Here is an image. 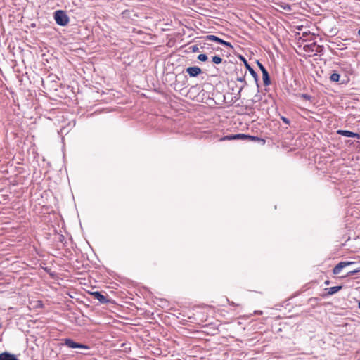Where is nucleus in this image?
<instances>
[{
	"label": "nucleus",
	"instance_id": "8",
	"mask_svg": "<svg viewBox=\"0 0 360 360\" xmlns=\"http://www.w3.org/2000/svg\"><path fill=\"white\" fill-rule=\"evenodd\" d=\"M202 72L201 69L198 66L189 67L186 69V72L191 77H196Z\"/></svg>",
	"mask_w": 360,
	"mask_h": 360
},
{
	"label": "nucleus",
	"instance_id": "5",
	"mask_svg": "<svg viewBox=\"0 0 360 360\" xmlns=\"http://www.w3.org/2000/svg\"><path fill=\"white\" fill-rule=\"evenodd\" d=\"M205 39L207 40L216 41V42L221 44L222 45H224L226 46L232 48V45L231 44V43L224 41L223 39L219 38L218 37H217L215 35H207L205 37Z\"/></svg>",
	"mask_w": 360,
	"mask_h": 360
},
{
	"label": "nucleus",
	"instance_id": "4",
	"mask_svg": "<svg viewBox=\"0 0 360 360\" xmlns=\"http://www.w3.org/2000/svg\"><path fill=\"white\" fill-rule=\"evenodd\" d=\"M353 264H354V262H341L333 268V273L335 275L339 274L343 268Z\"/></svg>",
	"mask_w": 360,
	"mask_h": 360
},
{
	"label": "nucleus",
	"instance_id": "15",
	"mask_svg": "<svg viewBox=\"0 0 360 360\" xmlns=\"http://www.w3.org/2000/svg\"><path fill=\"white\" fill-rule=\"evenodd\" d=\"M212 62L215 64H219L222 62V58L220 56H213L212 57Z\"/></svg>",
	"mask_w": 360,
	"mask_h": 360
},
{
	"label": "nucleus",
	"instance_id": "23",
	"mask_svg": "<svg viewBox=\"0 0 360 360\" xmlns=\"http://www.w3.org/2000/svg\"><path fill=\"white\" fill-rule=\"evenodd\" d=\"M238 81H240V82H243V81H244V79H243V78H239V79H238Z\"/></svg>",
	"mask_w": 360,
	"mask_h": 360
},
{
	"label": "nucleus",
	"instance_id": "10",
	"mask_svg": "<svg viewBox=\"0 0 360 360\" xmlns=\"http://www.w3.org/2000/svg\"><path fill=\"white\" fill-rule=\"evenodd\" d=\"M131 13H133L134 17H137V15L135 13H134L133 11H130V10L124 11L122 13L121 15L123 19H129V18H131Z\"/></svg>",
	"mask_w": 360,
	"mask_h": 360
},
{
	"label": "nucleus",
	"instance_id": "21",
	"mask_svg": "<svg viewBox=\"0 0 360 360\" xmlns=\"http://www.w3.org/2000/svg\"><path fill=\"white\" fill-rule=\"evenodd\" d=\"M302 98H304L306 100H309V98H310V96L307 94H302Z\"/></svg>",
	"mask_w": 360,
	"mask_h": 360
},
{
	"label": "nucleus",
	"instance_id": "24",
	"mask_svg": "<svg viewBox=\"0 0 360 360\" xmlns=\"http://www.w3.org/2000/svg\"><path fill=\"white\" fill-rule=\"evenodd\" d=\"M359 34L360 35V29L359 30V32H358Z\"/></svg>",
	"mask_w": 360,
	"mask_h": 360
},
{
	"label": "nucleus",
	"instance_id": "16",
	"mask_svg": "<svg viewBox=\"0 0 360 360\" xmlns=\"http://www.w3.org/2000/svg\"><path fill=\"white\" fill-rule=\"evenodd\" d=\"M359 272H360V265L358 267H356L354 270L349 271L347 275L352 276Z\"/></svg>",
	"mask_w": 360,
	"mask_h": 360
},
{
	"label": "nucleus",
	"instance_id": "14",
	"mask_svg": "<svg viewBox=\"0 0 360 360\" xmlns=\"http://www.w3.org/2000/svg\"><path fill=\"white\" fill-rule=\"evenodd\" d=\"M340 75L338 74V73H333L330 77V79L332 82H338L339 79H340Z\"/></svg>",
	"mask_w": 360,
	"mask_h": 360
},
{
	"label": "nucleus",
	"instance_id": "18",
	"mask_svg": "<svg viewBox=\"0 0 360 360\" xmlns=\"http://www.w3.org/2000/svg\"><path fill=\"white\" fill-rule=\"evenodd\" d=\"M281 119L286 124H290V120L287 117H285L284 116H281Z\"/></svg>",
	"mask_w": 360,
	"mask_h": 360
},
{
	"label": "nucleus",
	"instance_id": "7",
	"mask_svg": "<svg viewBox=\"0 0 360 360\" xmlns=\"http://www.w3.org/2000/svg\"><path fill=\"white\" fill-rule=\"evenodd\" d=\"M337 134H340V135H342V136H346V137H352V138L360 139V134H359L354 133V132H352V131H347V130L340 129V130L337 131Z\"/></svg>",
	"mask_w": 360,
	"mask_h": 360
},
{
	"label": "nucleus",
	"instance_id": "12",
	"mask_svg": "<svg viewBox=\"0 0 360 360\" xmlns=\"http://www.w3.org/2000/svg\"><path fill=\"white\" fill-rule=\"evenodd\" d=\"M242 60L244 61V63H245V67L247 68V69L249 70V72H250V74L255 77V79L257 80V73L255 72V71L251 68V66L248 64V63L247 62V60L243 58L242 57Z\"/></svg>",
	"mask_w": 360,
	"mask_h": 360
},
{
	"label": "nucleus",
	"instance_id": "17",
	"mask_svg": "<svg viewBox=\"0 0 360 360\" xmlns=\"http://www.w3.org/2000/svg\"><path fill=\"white\" fill-rule=\"evenodd\" d=\"M198 59L200 61H206L207 60V56L205 54H200L198 56Z\"/></svg>",
	"mask_w": 360,
	"mask_h": 360
},
{
	"label": "nucleus",
	"instance_id": "2",
	"mask_svg": "<svg viewBox=\"0 0 360 360\" xmlns=\"http://www.w3.org/2000/svg\"><path fill=\"white\" fill-rule=\"evenodd\" d=\"M235 139H243V140H249V141H259V139L256 136H252L250 135H246L244 134H238L234 135H229L224 136L220 139V141H226V140H235Z\"/></svg>",
	"mask_w": 360,
	"mask_h": 360
},
{
	"label": "nucleus",
	"instance_id": "3",
	"mask_svg": "<svg viewBox=\"0 0 360 360\" xmlns=\"http://www.w3.org/2000/svg\"><path fill=\"white\" fill-rule=\"evenodd\" d=\"M65 345L70 348H79V349H89V347L86 345L77 343L70 338L64 340Z\"/></svg>",
	"mask_w": 360,
	"mask_h": 360
},
{
	"label": "nucleus",
	"instance_id": "1",
	"mask_svg": "<svg viewBox=\"0 0 360 360\" xmlns=\"http://www.w3.org/2000/svg\"><path fill=\"white\" fill-rule=\"evenodd\" d=\"M54 19L56 23L61 26H65L68 24L70 20L65 11L58 10L54 13Z\"/></svg>",
	"mask_w": 360,
	"mask_h": 360
},
{
	"label": "nucleus",
	"instance_id": "19",
	"mask_svg": "<svg viewBox=\"0 0 360 360\" xmlns=\"http://www.w3.org/2000/svg\"><path fill=\"white\" fill-rule=\"evenodd\" d=\"M258 67L259 68L262 72H263L264 70H266V69L264 67V65L260 63L259 62H257Z\"/></svg>",
	"mask_w": 360,
	"mask_h": 360
},
{
	"label": "nucleus",
	"instance_id": "20",
	"mask_svg": "<svg viewBox=\"0 0 360 360\" xmlns=\"http://www.w3.org/2000/svg\"><path fill=\"white\" fill-rule=\"evenodd\" d=\"M198 49H198V47L197 46H192V51H193V52L198 51Z\"/></svg>",
	"mask_w": 360,
	"mask_h": 360
},
{
	"label": "nucleus",
	"instance_id": "13",
	"mask_svg": "<svg viewBox=\"0 0 360 360\" xmlns=\"http://www.w3.org/2000/svg\"><path fill=\"white\" fill-rule=\"evenodd\" d=\"M262 73L263 82L265 86H269L271 84L269 75L267 70H264Z\"/></svg>",
	"mask_w": 360,
	"mask_h": 360
},
{
	"label": "nucleus",
	"instance_id": "22",
	"mask_svg": "<svg viewBox=\"0 0 360 360\" xmlns=\"http://www.w3.org/2000/svg\"><path fill=\"white\" fill-rule=\"evenodd\" d=\"M325 285H328L330 284V281L327 280L325 281Z\"/></svg>",
	"mask_w": 360,
	"mask_h": 360
},
{
	"label": "nucleus",
	"instance_id": "6",
	"mask_svg": "<svg viewBox=\"0 0 360 360\" xmlns=\"http://www.w3.org/2000/svg\"><path fill=\"white\" fill-rule=\"evenodd\" d=\"M91 295L94 299L98 300L101 304H106L110 302V300L100 292H91Z\"/></svg>",
	"mask_w": 360,
	"mask_h": 360
},
{
	"label": "nucleus",
	"instance_id": "11",
	"mask_svg": "<svg viewBox=\"0 0 360 360\" xmlns=\"http://www.w3.org/2000/svg\"><path fill=\"white\" fill-rule=\"evenodd\" d=\"M0 360H18L13 355L7 352L0 354Z\"/></svg>",
	"mask_w": 360,
	"mask_h": 360
},
{
	"label": "nucleus",
	"instance_id": "9",
	"mask_svg": "<svg viewBox=\"0 0 360 360\" xmlns=\"http://www.w3.org/2000/svg\"><path fill=\"white\" fill-rule=\"evenodd\" d=\"M341 289H342V286H334V287L326 288L325 290L327 291V295H332L338 292Z\"/></svg>",
	"mask_w": 360,
	"mask_h": 360
}]
</instances>
